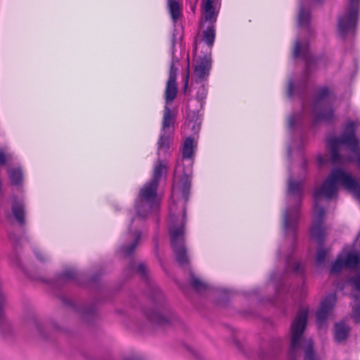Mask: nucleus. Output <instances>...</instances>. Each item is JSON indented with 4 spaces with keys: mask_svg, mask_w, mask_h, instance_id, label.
Masks as SVG:
<instances>
[{
    "mask_svg": "<svg viewBox=\"0 0 360 360\" xmlns=\"http://www.w3.org/2000/svg\"><path fill=\"white\" fill-rule=\"evenodd\" d=\"M8 174L12 185H20L22 181V172L20 168L9 169Z\"/></svg>",
    "mask_w": 360,
    "mask_h": 360,
    "instance_id": "obj_19",
    "label": "nucleus"
},
{
    "mask_svg": "<svg viewBox=\"0 0 360 360\" xmlns=\"http://www.w3.org/2000/svg\"><path fill=\"white\" fill-rule=\"evenodd\" d=\"M5 302V296L0 290V324L4 322V314L3 307Z\"/></svg>",
    "mask_w": 360,
    "mask_h": 360,
    "instance_id": "obj_27",
    "label": "nucleus"
},
{
    "mask_svg": "<svg viewBox=\"0 0 360 360\" xmlns=\"http://www.w3.org/2000/svg\"><path fill=\"white\" fill-rule=\"evenodd\" d=\"M327 256V252L322 247H320L317 250L316 255V264L318 266L323 265L326 261Z\"/></svg>",
    "mask_w": 360,
    "mask_h": 360,
    "instance_id": "obj_23",
    "label": "nucleus"
},
{
    "mask_svg": "<svg viewBox=\"0 0 360 360\" xmlns=\"http://www.w3.org/2000/svg\"><path fill=\"white\" fill-rule=\"evenodd\" d=\"M130 231H131V232H132L131 229H130ZM131 235L133 236V235H134V233H131Z\"/></svg>",
    "mask_w": 360,
    "mask_h": 360,
    "instance_id": "obj_35",
    "label": "nucleus"
},
{
    "mask_svg": "<svg viewBox=\"0 0 360 360\" xmlns=\"http://www.w3.org/2000/svg\"><path fill=\"white\" fill-rule=\"evenodd\" d=\"M293 58L302 60L306 66L303 73L297 77L288 79L287 95L290 99H298L301 108L291 112L287 117L290 134L288 153L292 157L301 153L308 142L309 126L315 127L321 123L330 122L334 118L333 104L336 100L334 89L328 85L317 88L312 98L309 94V74L320 63V58L314 57L309 49L308 39L299 35L293 46Z\"/></svg>",
    "mask_w": 360,
    "mask_h": 360,
    "instance_id": "obj_2",
    "label": "nucleus"
},
{
    "mask_svg": "<svg viewBox=\"0 0 360 360\" xmlns=\"http://www.w3.org/2000/svg\"><path fill=\"white\" fill-rule=\"evenodd\" d=\"M302 195L303 181L289 177L287 190L288 205L283 214V229L285 236L289 239V246L288 248L283 245L281 246L277 252V258L283 262L286 273L292 272L302 278L304 277L305 265L295 258L294 252Z\"/></svg>",
    "mask_w": 360,
    "mask_h": 360,
    "instance_id": "obj_4",
    "label": "nucleus"
},
{
    "mask_svg": "<svg viewBox=\"0 0 360 360\" xmlns=\"http://www.w3.org/2000/svg\"><path fill=\"white\" fill-rule=\"evenodd\" d=\"M343 268H347L356 273L360 271V255L359 252H349L339 255L332 264L331 274H338Z\"/></svg>",
    "mask_w": 360,
    "mask_h": 360,
    "instance_id": "obj_12",
    "label": "nucleus"
},
{
    "mask_svg": "<svg viewBox=\"0 0 360 360\" xmlns=\"http://www.w3.org/2000/svg\"><path fill=\"white\" fill-rule=\"evenodd\" d=\"M130 271H131L130 274L132 275L134 274V269H133L132 265L130 266Z\"/></svg>",
    "mask_w": 360,
    "mask_h": 360,
    "instance_id": "obj_33",
    "label": "nucleus"
},
{
    "mask_svg": "<svg viewBox=\"0 0 360 360\" xmlns=\"http://www.w3.org/2000/svg\"><path fill=\"white\" fill-rule=\"evenodd\" d=\"M356 131H360V120H348L340 136L328 139L330 159L326 155L319 154L316 158L318 166L323 167L328 162L333 165L354 162L360 169V143L356 136ZM340 187L352 193L360 201V184L356 178L341 168L333 169L323 184L314 191V206L309 233L311 238L319 245H323L327 234L323 224L325 210L319 206V202L323 198H335Z\"/></svg>",
    "mask_w": 360,
    "mask_h": 360,
    "instance_id": "obj_3",
    "label": "nucleus"
},
{
    "mask_svg": "<svg viewBox=\"0 0 360 360\" xmlns=\"http://www.w3.org/2000/svg\"><path fill=\"white\" fill-rule=\"evenodd\" d=\"M337 302L335 293L327 295L321 302L316 312V323L319 328L326 326L327 320L332 313Z\"/></svg>",
    "mask_w": 360,
    "mask_h": 360,
    "instance_id": "obj_13",
    "label": "nucleus"
},
{
    "mask_svg": "<svg viewBox=\"0 0 360 360\" xmlns=\"http://www.w3.org/2000/svg\"><path fill=\"white\" fill-rule=\"evenodd\" d=\"M139 238V233H138V231H136V242L138 241Z\"/></svg>",
    "mask_w": 360,
    "mask_h": 360,
    "instance_id": "obj_34",
    "label": "nucleus"
},
{
    "mask_svg": "<svg viewBox=\"0 0 360 360\" xmlns=\"http://www.w3.org/2000/svg\"><path fill=\"white\" fill-rule=\"evenodd\" d=\"M153 291H154V293L156 295L157 294V297L158 298H160V300H162V292L156 289V288H153Z\"/></svg>",
    "mask_w": 360,
    "mask_h": 360,
    "instance_id": "obj_30",
    "label": "nucleus"
},
{
    "mask_svg": "<svg viewBox=\"0 0 360 360\" xmlns=\"http://www.w3.org/2000/svg\"><path fill=\"white\" fill-rule=\"evenodd\" d=\"M270 281L275 285L278 296L289 295L293 299H295L297 297H302L307 293L304 281L300 286H298L296 288L291 285H288L285 278L283 275L272 274L270 276Z\"/></svg>",
    "mask_w": 360,
    "mask_h": 360,
    "instance_id": "obj_11",
    "label": "nucleus"
},
{
    "mask_svg": "<svg viewBox=\"0 0 360 360\" xmlns=\"http://www.w3.org/2000/svg\"><path fill=\"white\" fill-rule=\"evenodd\" d=\"M360 13V0H348L345 9L338 19V34L344 41L355 38Z\"/></svg>",
    "mask_w": 360,
    "mask_h": 360,
    "instance_id": "obj_8",
    "label": "nucleus"
},
{
    "mask_svg": "<svg viewBox=\"0 0 360 360\" xmlns=\"http://www.w3.org/2000/svg\"><path fill=\"white\" fill-rule=\"evenodd\" d=\"M136 278L139 277L143 282L149 283L147 269L143 263H136Z\"/></svg>",
    "mask_w": 360,
    "mask_h": 360,
    "instance_id": "obj_21",
    "label": "nucleus"
},
{
    "mask_svg": "<svg viewBox=\"0 0 360 360\" xmlns=\"http://www.w3.org/2000/svg\"><path fill=\"white\" fill-rule=\"evenodd\" d=\"M350 327L347 322L341 321L334 325L333 338L336 343L343 344L346 342L350 333Z\"/></svg>",
    "mask_w": 360,
    "mask_h": 360,
    "instance_id": "obj_16",
    "label": "nucleus"
},
{
    "mask_svg": "<svg viewBox=\"0 0 360 360\" xmlns=\"http://www.w3.org/2000/svg\"><path fill=\"white\" fill-rule=\"evenodd\" d=\"M221 8L220 0H202V33L195 39L194 79L197 84L207 81L211 69V52L215 39V22Z\"/></svg>",
    "mask_w": 360,
    "mask_h": 360,
    "instance_id": "obj_5",
    "label": "nucleus"
},
{
    "mask_svg": "<svg viewBox=\"0 0 360 360\" xmlns=\"http://www.w3.org/2000/svg\"><path fill=\"white\" fill-rule=\"evenodd\" d=\"M188 78H189V72H188V73L186 75V82H185V84H184V91H185V93L186 92L187 89H188Z\"/></svg>",
    "mask_w": 360,
    "mask_h": 360,
    "instance_id": "obj_31",
    "label": "nucleus"
},
{
    "mask_svg": "<svg viewBox=\"0 0 360 360\" xmlns=\"http://www.w3.org/2000/svg\"><path fill=\"white\" fill-rule=\"evenodd\" d=\"M347 281L354 290L352 296L354 302H360V271L356 272L354 276L349 277Z\"/></svg>",
    "mask_w": 360,
    "mask_h": 360,
    "instance_id": "obj_17",
    "label": "nucleus"
},
{
    "mask_svg": "<svg viewBox=\"0 0 360 360\" xmlns=\"http://www.w3.org/2000/svg\"><path fill=\"white\" fill-rule=\"evenodd\" d=\"M76 276V272L73 269L65 270L59 277L60 281L66 282L73 280Z\"/></svg>",
    "mask_w": 360,
    "mask_h": 360,
    "instance_id": "obj_24",
    "label": "nucleus"
},
{
    "mask_svg": "<svg viewBox=\"0 0 360 360\" xmlns=\"http://www.w3.org/2000/svg\"><path fill=\"white\" fill-rule=\"evenodd\" d=\"M147 316L150 322L160 326L169 323L172 319L171 311L165 302L158 303Z\"/></svg>",
    "mask_w": 360,
    "mask_h": 360,
    "instance_id": "obj_14",
    "label": "nucleus"
},
{
    "mask_svg": "<svg viewBox=\"0 0 360 360\" xmlns=\"http://www.w3.org/2000/svg\"><path fill=\"white\" fill-rule=\"evenodd\" d=\"M322 0H300V8L297 16V25L300 29L304 31L307 34L311 33L310 27L311 13L309 9L305 8V4L308 2L317 4Z\"/></svg>",
    "mask_w": 360,
    "mask_h": 360,
    "instance_id": "obj_15",
    "label": "nucleus"
},
{
    "mask_svg": "<svg viewBox=\"0 0 360 360\" xmlns=\"http://www.w3.org/2000/svg\"><path fill=\"white\" fill-rule=\"evenodd\" d=\"M34 254L39 261L44 262L48 259V257L43 255V253L39 250L35 251Z\"/></svg>",
    "mask_w": 360,
    "mask_h": 360,
    "instance_id": "obj_28",
    "label": "nucleus"
},
{
    "mask_svg": "<svg viewBox=\"0 0 360 360\" xmlns=\"http://www.w3.org/2000/svg\"><path fill=\"white\" fill-rule=\"evenodd\" d=\"M123 360H135L134 354L126 355L123 357Z\"/></svg>",
    "mask_w": 360,
    "mask_h": 360,
    "instance_id": "obj_32",
    "label": "nucleus"
},
{
    "mask_svg": "<svg viewBox=\"0 0 360 360\" xmlns=\"http://www.w3.org/2000/svg\"><path fill=\"white\" fill-rule=\"evenodd\" d=\"M187 101L183 133L187 136L181 148V157L176 160L174 172L171 202L169 205L168 229L171 245L179 264H188L189 257L184 245L186 202L191 188L193 165L201 128L202 108L207 95V81L197 84L194 79Z\"/></svg>",
    "mask_w": 360,
    "mask_h": 360,
    "instance_id": "obj_1",
    "label": "nucleus"
},
{
    "mask_svg": "<svg viewBox=\"0 0 360 360\" xmlns=\"http://www.w3.org/2000/svg\"><path fill=\"white\" fill-rule=\"evenodd\" d=\"M353 307L352 316L356 323H360V302H354Z\"/></svg>",
    "mask_w": 360,
    "mask_h": 360,
    "instance_id": "obj_25",
    "label": "nucleus"
},
{
    "mask_svg": "<svg viewBox=\"0 0 360 360\" xmlns=\"http://www.w3.org/2000/svg\"><path fill=\"white\" fill-rule=\"evenodd\" d=\"M167 7L174 27L171 39L172 48L170 52L172 54V61L168 79H169L171 72H174L176 80L178 70L176 67V63H178L179 58L174 55V47L176 44L181 41L182 38L183 27L181 25V18L183 15V7L179 0H167ZM175 84L176 85V82Z\"/></svg>",
    "mask_w": 360,
    "mask_h": 360,
    "instance_id": "obj_9",
    "label": "nucleus"
},
{
    "mask_svg": "<svg viewBox=\"0 0 360 360\" xmlns=\"http://www.w3.org/2000/svg\"><path fill=\"white\" fill-rule=\"evenodd\" d=\"M135 252V241L131 242L127 246H123L120 249V254L123 257L128 258L133 255Z\"/></svg>",
    "mask_w": 360,
    "mask_h": 360,
    "instance_id": "obj_22",
    "label": "nucleus"
},
{
    "mask_svg": "<svg viewBox=\"0 0 360 360\" xmlns=\"http://www.w3.org/2000/svg\"><path fill=\"white\" fill-rule=\"evenodd\" d=\"M13 205H12V212L13 216L15 217L16 221L21 224H25V211H24V205L22 202H17L16 198L13 197Z\"/></svg>",
    "mask_w": 360,
    "mask_h": 360,
    "instance_id": "obj_18",
    "label": "nucleus"
},
{
    "mask_svg": "<svg viewBox=\"0 0 360 360\" xmlns=\"http://www.w3.org/2000/svg\"><path fill=\"white\" fill-rule=\"evenodd\" d=\"M174 73L172 72L165 89V105L163 113L162 128L158 142V160L154 162L151 179L160 184L162 179L166 178L169 170V154L170 143L174 132V122L176 110L172 103L177 94Z\"/></svg>",
    "mask_w": 360,
    "mask_h": 360,
    "instance_id": "obj_6",
    "label": "nucleus"
},
{
    "mask_svg": "<svg viewBox=\"0 0 360 360\" xmlns=\"http://www.w3.org/2000/svg\"><path fill=\"white\" fill-rule=\"evenodd\" d=\"M191 285L195 290L199 292L206 290L208 288V285L206 283L194 276H193L191 278Z\"/></svg>",
    "mask_w": 360,
    "mask_h": 360,
    "instance_id": "obj_20",
    "label": "nucleus"
},
{
    "mask_svg": "<svg viewBox=\"0 0 360 360\" xmlns=\"http://www.w3.org/2000/svg\"><path fill=\"white\" fill-rule=\"evenodd\" d=\"M94 312H95L94 309L91 307V308L83 309L82 313L84 316H87L89 315L94 314Z\"/></svg>",
    "mask_w": 360,
    "mask_h": 360,
    "instance_id": "obj_29",
    "label": "nucleus"
},
{
    "mask_svg": "<svg viewBox=\"0 0 360 360\" xmlns=\"http://www.w3.org/2000/svg\"><path fill=\"white\" fill-rule=\"evenodd\" d=\"M308 309L300 307L292 323L290 330V346L289 351V360H297L302 348L304 351V360H319L313 350V342L311 339L303 338L307 319Z\"/></svg>",
    "mask_w": 360,
    "mask_h": 360,
    "instance_id": "obj_7",
    "label": "nucleus"
},
{
    "mask_svg": "<svg viewBox=\"0 0 360 360\" xmlns=\"http://www.w3.org/2000/svg\"><path fill=\"white\" fill-rule=\"evenodd\" d=\"M159 183L150 179L139 191L141 202L136 204V218L146 217L157 213L160 206V198L158 193Z\"/></svg>",
    "mask_w": 360,
    "mask_h": 360,
    "instance_id": "obj_10",
    "label": "nucleus"
},
{
    "mask_svg": "<svg viewBox=\"0 0 360 360\" xmlns=\"http://www.w3.org/2000/svg\"><path fill=\"white\" fill-rule=\"evenodd\" d=\"M11 159V155L6 153L5 151L0 148V165H5L8 160Z\"/></svg>",
    "mask_w": 360,
    "mask_h": 360,
    "instance_id": "obj_26",
    "label": "nucleus"
}]
</instances>
